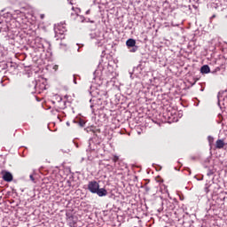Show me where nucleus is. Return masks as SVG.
<instances>
[{
  "instance_id": "1",
  "label": "nucleus",
  "mask_w": 227,
  "mask_h": 227,
  "mask_svg": "<svg viewBox=\"0 0 227 227\" xmlns=\"http://www.w3.org/2000/svg\"><path fill=\"white\" fill-rule=\"evenodd\" d=\"M87 189L91 192V194H97L99 198L107 196V190L100 188V184L97 181L89 182Z\"/></svg>"
},
{
  "instance_id": "2",
  "label": "nucleus",
  "mask_w": 227,
  "mask_h": 227,
  "mask_svg": "<svg viewBox=\"0 0 227 227\" xmlns=\"http://www.w3.org/2000/svg\"><path fill=\"white\" fill-rule=\"evenodd\" d=\"M67 31V27L65 23L61 22L57 27H55V33H59V35H63Z\"/></svg>"
},
{
  "instance_id": "3",
  "label": "nucleus",
  "mask_w": 227,
  "mask_h": 227,
  "mask_svg": "<svg viewBox=\"0 0 227 227\" xmlns=\"http://www.w3.org/2000/svg\"><path fill=\"white\" fill-rule=\"evenodd\" d=\"M2 175H3V180L4 182H12L13 175H12L10 172H8L6 170H3Z\"/></svg>"
},
{
  "instance_id": "4",
  "label": "nucleus",
  "mask_w": 227,
  "mask_h": 227,
  "mask_svg": "<svg viewBox=\"0 0 227 227\" xmlns=\"http://www.w3.org/2000/svg\"><path fill=\"white\" fill-rule=\"evenodd\" d=\"M79 12H81L79 8L72 7V12H71L72 19H75L76 17H79Z\"/></svg>"
},
{
  "instance_id": "5",
  "label": "nucleus",
  "mask_w": 227,
  "mask_h": 227,
  "mask_svg": "<svg viewBox=\"0 0 227 227\" xmlns=\"http://www.w3.org/2000/svg\"><path fill=\"white\" fill-rule=\"evenodd\" d=\"M215 148H217L218 150H221V149L224 148V140L218 139L215 142Z\"/></svg>"
},
{
  "instance_id": "6",
  "label": "nucleus",
  "mask_w": 227,
  "mask_h": 227,
  "mask_svg": "<svg viewBox=\"0 0 227 227\" xmlns=\"http://www.w3.org/2000/svg\"><path fill=\"white\" fill-rule=\"evenodd\" d=\"M201 74H210V67L208 65H204L200 68Z\"/></svg>"
},
{
  "instance_id": "7",
  "label": "nucleus",
  "mask_w": 227,
  "mask_h": 227,
  "mask_svg": "<svg viewBox=\"0 0 227 227\" xmlns=\"http://www.w3.org/2000/svg\"><path fill=\"white\" fill-rule=\"evenodd\" d=\"M126 45H127V47H129V49H130V47L136 46V40L135 39H128L126 42Z\"/></svg>"
},
{
  "instance_id": "8",
  "label": "nucleus",
  "mask_w": 227,
  "mask_h": 227,
  "mask_svg": "<svg viewBox=\"0 0 227 227\" xmlns=\"http://www.w3.org/2000/svg\"><path fill=\"white\" fill-rule=\"evenodd\" d=\"M91 38H95L97 40L96 41L97 45H100L102 43V40H104V36L102 35L91 36Z\"/></svg>"
},
{
  "instance_id": "9",
  "label": "nucleus",
  "mask_w": 227,
  "mask_h": 227,
  "mask_svg": "<svg viewBox=\"0 0 227 227\" xmlns=\"http://www.w3.org/2000/svg\"><path fill=\"white\" fill-rule=\"evenodd\" d=\"M138 47L137 45L131 46V49H129V52H137Z\"/></svg>"
},
{
  "instance_id": "10",
  "label": "nucleus",
  "mask_w": 227,
  "mask_h": 227,
  "mask_svg": "<svg viewBox=\"0 0 227 227\" xmlns=\"http://www.w3.org/2000/svg\"><path fill=\"white\" fill-rule=\"evenodd\" d=\"M77 123L80 127H84V125H86L84 120H80L79 121H77Z\"/></svg>"
},
{
  "instance_id": "11",
  "label": "nucleus",
  "mask_w": 227,
  "mask_h": 227,
  "mask_svg": "<svg viewBox=\"0 0 227 227\" xmlns=\"http://www.w3.org/2000/svg\"><path fill=\"white\" fill-rule=\"evenodd\" d=\"M3 31H8V26L0 27V33H3Z\"/></svg>"
},
{
  "instance_id": "12",
  "label": "nucleus",
  "mask_w": 227,
  "mask_h": 227,
  "mask_svg": "<svg viewBox=\"0 0 227 227\" xmlns=\"http://www.w3.org/2000/svg\"><path fill=\"white\" fill-rule=\"evenodd\" d=\"M207 140H208L209 145H212V143H214V138L211 136L207 137Z\"/></svg>"
},
{
  "instance_id": "13",
  "label": "nucleus",
  "mask_w": 227,
  "mask_h": 227,
  "mask_svg": "<svg viewBox=\"0 0 227 227\" xmlns=\"http://www.w3.org/2000/svg\"><path fill=\"white\" fill-rule=\"evenodd\" d=\"M118 160H120V157L114 155V158H113V161L114 162H118Z\"/></svg>"
},
{
  "instance_id": "14",
  "label": "nucleus",
  "mask_w": 227,
  "mask_h": 227,
  "mask_svg": "<svg viewBox=\"0 0 227 227\" xmlns=\"http://www.w3.org/2000/svg\"><path fill=\"white\" fill-rule=\"evenodd\" d=\"M212 175H214V170L209 169V170L207 171V176H212Z\"/></svg>"
},
{
  "instance_id": "15",
  "label": "nucleus",
  "mask_w": 227,
  "mask_h": 227,
  "mask_svg": "<svg viewBox=\"0 0 227 227\" xmlns=\"http://www.w3.org/2000/svg\"><path fill=\"white\" fill-rule=\"evenodd\" d=\"M29 178H30V180H31L32 182H35V176H33V175H30V176H29Z\"/></svg>"
},
{
  "instance_id": "16",
  "label": "nucleus",
  "mask_w": 227,
  "mask_h": 227,
  "mask_svg": "<svg viewBox=\"0 0 227 227\" xmlns=\"http://www.w3.org/2000/svg\"><path fill=\"white\" fill-rule=\"evenodd\" d=\"M40 19H42V20L45 19V14H41Z\"/></svg>"
},
{
  "instance_id": "17",
  "label": "nucleus",
  "mask_w": 227,
  "mask_h": 227,
  "mask_svg": "<svg viewBox=\"0 0 227 227\" xmlns=\"http://www.w3.org/2000/svg\"><path fill=\"white\" fill-rule=\"evenodd\" d=\"M205 192H209L208 186H206V187H205Z\"/></svg>"
},
{
  "instance_id": "18",
  "label": "nucleus",
  "mask_w": 227,
  "mask_h": 227,
  "mask_svg": "<svg viewBox=\"0 0 227 227\" xmlns=\"http://www.w3.org/2000/svg\"><path fill=\"white\" fill-rule=\"evenodd\" d=\"M79 17L82 20V22H84V17H82V16H79Z\"/></svg>"
},
{
  "instance_id": "19",
  "label": "nucleus",
  "mask_w": 227,
  "mask_h": 227,
  "mask_svg": "<svg viewBox=\"0 0 227 227\" xmlns=\"http://www.w3.org/2000/svg\"><path fill=\"white\" fill-rule=\"evenodd\" d=\"M74 84H77V80H75V76H74Z\"/></svg>"
},
{
  "instance_id": "20",
  "label": "nucleus",
  "mask_w": 227,
  "mask_h": 227,
  "mask_svg": "<svg viewBox=\"0 0 227 227\" xmlns=\"http://www.w3.org/2000/svg\"><path fill=\"white\" fill-rule=\"evenodd\" d=\"M210 19H211V20H212V19H215V14H214L213 16H211Z\"/></svg>"
},
{
  "instance_id": "21",
  "label": "nucleus",
  "mask_w": 227,
  "mask_h": 227,
  "mask_svg": "<svg viewBox=\"0 0 227 227\" xmlns=\"http://www.w3.org/2000/svg\"><path fill=\"white\" fill-rule=\"evenodd\" d=\"M89 13H90V10H88V11L86 12V14H87V15H89Z\"/></svg>"
},
{
  "instance_id": "22",
  "label": "nucleus",
  "mask_w": 227,
  "mask_h": 227,
  "mask_svg": "<svg viewBox=\"0 0 227 227\" xmlns=\"http://www.w3.org/2000/svg\"><path fill=\"white\" fill-rule=\"evenodd\" d=\"M3 23V20H1V16H0V24H2Z\"/></svg>"
},
{
  "instance_id": "23",
  "label": "nucleus",
  "mask_w": 227,
  "mask_h": 227,
  "mask_svg": "<svg viewBox=\"0 0 227 227\" xmlns=\"http://www.w3.org/2000/svg\"><path fill=\"white\" fill-rule=\"evenodd\" d=\"M67 126H70V122H67Z\"/></svg>"
}]
</instances>
